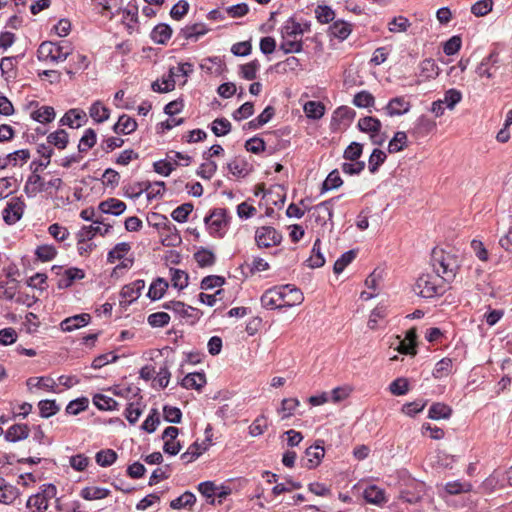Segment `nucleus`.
I'll list each match as a JSON object with an SVG mask.
<instances>
[{
    "instance_id": "nucleus-1",
    "label": "nucleus",
    "mask_w": 512,
    "mask_h": 512,
    "mask_svg": "<svg viewBox=\"0 0 512 512\" xmlns=\"http://www.w3.org/2000/svg\"><path fill=\"white\" fill-rule=\"evenodd\" d=\"M303 301L302 291L293 285L271 288L261 297V303L267 309L292 308L301 305Z\"/></svg>"
},
{
    "instance_id": "nucleus-2",
    "label": "nucleus",
    "mask_w": 512,
    "mask_h": 512,
    "mask_svg": "<svg viewBox=\"0 0 512 512\" xmlns=\"http://www.w3.org/2000/svg\"><path fill=\"white\" fill-rule=\"evenodd\" d=\"M433 265L438 276L444 280H450L457 272L458 260L451 252L435 249L433 250Z\"/></svg>"
},
{
    "instance_id": "nucleus-3",
    "label": "nucleus",
    "mask_w": 512,
    "mask_h": 512,
    "mask_svg": "<svg viewBox=\"0 0 512 512\" xmlns=\"http://www.w3.org/2000/svg\"><path fill=\"white\" fill-rule=\"evenodd\" d=\"M283 44L282 48L285 52H300L301 44L298 36L303 34V29L299 23L289 20L285 23L281 30Z\"/></svg>"
},
{
    "instance_id": "nucleus-4",
    "label": "nucleus",
    "mask_w": 512,
    "mask_h": 512,
    "mask_svg": "<svg viewBox=\"0 0 512 512\" xmlns=\"http://www.w3.org/2000/svg\"><path fill=\"white\" fill-rule=\"evenodd\" d=\"M61 185V179L55 176H50L48 179L37 174L29 177L26 183V191L30 194H37L39 192H46L51 194L57 190Z\"/></svg>"
},
{
    "instance_id": "nucleus-5",
    "label": "nucleus",
    "mask_w": 512,
    "mask_h": 512,
    "mask_svg": "<svg viewBox=\"0 0 512 512\" xmlns=\"http://www.w3.org/2000/svg\"><path fill=\"white\" fill-rule=\"evenodd\" d=\"M413 290L421 297L432 298L442 292L441 280L434 275H422L417 279Z\"/></svg>"
},
{
    "instance_id": "nucleus-6",
    "label": "nucleus",
    "mask_w": 512,
    "mask_h": 512,
    "mask_svg": "<svg viewBox=\"0 0 512 512\" xmlns=\"http://www.w3.org/2000/svg\"><path fill=\"white\" fill-rule=\"evenodd\" d=\"M69 51L53 42H43L38 49V58L47 64L63 62Z\"/></svg>"
},
{
    "instance_id": "nucleus-7",
    "label": "nucleus",
    "mask_w": 512,
    "mask_h": 512,
    "mask_svg": "<svg viewBox=\"0 0 512 512\" xmlns=\"http://www.w3.org/2000/svg\"><path fill=\"white\" fill-rule=\"evenodd\" d=\"M281 241V233L271 226H261L255 231V242L261 249L276 247L281 243Z\"/></svg>"
},
{
    "instance_id": "nucleus-8",
    "label": "nucleus",
    "mask_w": 512,
    "mask_h": 512,
    "mask_svg": "<svg viewBox=\"0 0 512 512\" xmlns=\"http://www.w3.org/2000/svg\"><path fill=\"white\" fill-rule=\"evenodd\" d=\"M131 246L128 243H119L117 244L108 254V262L114 263L116 261L122 260L120 266L116 267L112 273L111 277H114L118 273L119 268H128L133 263V258L130 256Z\"/></svg>"
},
{
    "instance_id": "nucleus-9",
    "label": "nucleus",
    "mask_w": 512,
    "mask_h": 512,
    "mask_svg": "<svg viewBox=\"0 0 512 512\" xmlns=\"http://www.w3.org/2000/svg\"><path fill=\"white\" fill-rule=\"evenodd\" d=\"M205 223L210 234L218 237L224 236V230L228 225V220L224 210L216 209L205 218Z\"/></svg>"
},
{
    "instance_id": "nucleus-10",
    "label": "nucleus",
    "mask_w": 512,
    "mask_h": 512,
    "mask_svg": "<svg viewBox=\"0 0 512 512\" xmlns=\"http://www.w3.org/2000/svg\"><path fill=\"white\" fill-rule=\"evenodd\" d=\"M25 203L18 197L11 198L4 208L2 215L3 220L8 225H13L19 221L24 213Z\"/></svg>"
},
{
    "instance_id": "nucleus-11",
    "label": "nucleus",
    "mask_w": 512,
    "mask_h": 512,
    "mask_svg": "<svg viewBox=\"0 0 512 512\" xmlns=\"http://www.w3.org/2000/svg\"><path fill=\"white\" fill-rule=\"evenodd\" d=\"M30 117L42 124L49 123L54 120L56 113L53 107L40 105L39 103H30L28 105Z\"/></svg>"
},
{
    "instance_id": "nucleus-12",
    "label": "nucleus",
    "mask_w": 512,
    "mask_h": 512,
    "mask_svg": "<svg viewBox=\"0 0 512 512\" xmlns=\"http://www.w3.org/2000/svg\"><path fill=\"white\" fill-rule=\"evenodd\" d=\"M179 434V430L176 427H168L163 432V449L166 453L171 455H176L181 450V445L179 441H177V436Z\"/></svg>"
},
{
    "instance_id": "nucleus-13",
    "label": "nucleus",
    "mask_w": 512,
    "mask_h": 512,
    "mask_svg": "<svg viewBox=\"0 0 512 512\" xmlns=\"http://www.w3.org/2000/svg\"><path fill=\"white\" fill-rule=\"evenodd\" d=\"M417 331L416 328H410L400 341L397 351L401 354L414 357L417 354Z\"/></svg>"
},
{
    "instance_id": "nucleus-14",
    "label": "nucleus",
    "mask_w": 512,
    "mask_h": 512,
    "mask_svg": "<svg viewBox=\"0 0 512 512\" xmlns=\"http://www.w3.org/2000/svg\"><path fill=\"white\" fill-rule=\"evenodd\" d=\"M126 204L116 198H109L98 205V213L118 216L124 213Z\"/></svg>"
},
{
    "instance_id": "nucleus-15",
    "label": "nucleus",
    "mask_w": 512,
    "mask_h": 512,
    "mask_svg": "<svg viewBox=\"0 0 512 512\" xmlns=\"http://www.w3.org/2000/svg\"><path fill=\"white\" fill-rule=\"evenodd\" d=\"M90 320L91 316L87 313L75 315L64 319L60 324V328L64 332H71L75 329L86 326Z\"/></svg>"
},
{
    "instance_id": "nucleus-16",
    "label": "nucleus",
    "mask_w": 512,
    "mask_h": 512,
    "mask_svg": "<svg viewBox=\"0 0 512 512\" xmlns=\"http://www.w3.org/2000/svg\"><path fill=\"white\" fill-rule=\"evenodd\" d=\"M412 27V22L404 15L394 16L387 24V29L392 34L407 33Z\"/></svg>"
},
{
    "instance_id": "nucleus-17",
    "label": "nucleus",
    "mask_w": 512,
    "mask_h": 512,
    "mask_svg": "<svg viewBox=\"0 0 512 512\" xmlns=\"http://www.w3.org/2000/svg\"><path fill=\"white\" fill-rule=\"evenodd\" d=\"M411 108V103L404 97H396L388 103L386 110L390 116H398L407 113Z\"/></svg>"
},
{
    "instance_id": "nucleus-18",
    "label": "nucleus",
    "mask_w": 512,
    "mask_h": 512,
    "mask_svg": "<svg viewBox=\"0 0 512 512\" xmlns=\"http://www.w3.org/2000/svg\"><path fill=\"white\" fill-rule=\"evenodd\" d=\"M137 129V122L128 115L119 117L117 123L114 125L113 130L117 134L128 135Z\"/></svg>"
},
{
    "instance_id": "nucleus-19",
    "label": "nucleus",
    "mask_w": 512,
    "mask_h": 512,
    "mask_svg": "<svg viewBox=\"0 0 512 512\" xmlns=\"http://www.w3.org/2000/svg\"><path fill=\"white\" fill-rule=\"evenodd\" d=\"M144 287L145 284L142 280H137L131 284L125 285L121 290V297L130 303L140 296Z\"/></svg>"
},
{
    "instance_id": "nucleus-20",
    "label": "nucleus",
    "mask_w": 512,
    "mask_h": 512,
    "mask_svg": "<svg viewBox=\"0 0 512 512\" xmlns=\"http://www.w3.org/2000/svg\"><path fill=\"white\" fill-rule=\"evenodd\" d=\"M305 454L308 462L307 467L313 469L321 463V460L325 455V450L323 446L315 444L307 448Z\"/></svg>"
},
{
    "instance_id": "nucleus-21",
    "label": "nucleus",
    "mask_w": 512,
    "mask_h": 512,
    "mask_svg": "<svg viewBox=\"0 0 512 512\" xmlns=\"http://www.w3.org/2000/svg\"><path fill=\"white\" fill-rule=\"evenodd\" d=\"M225 284V279L218 275H209L202 279L200 283L201 292L211 293L213 291L224 290L223 285Z\"/></svg>"
},
{
    "instance_id": "nucleus-22",
    "label": "nucleus",
    "mask_w": 512,
    "mask_h": 512,
    "mask_svg": "<svg viewBox=\"0 0 512 512\" xmlns=\"http://www.w3.org/2000/svg\"><path fill=\"white\" fill-rule=\"evenodd\" d=\"M211 446V438L209 436L206 437L205 440L201 442H195L192 444L186 453H184L181 457L187 458L189 457L188 461L194 460L198 458L200 455H202L204 452H206L209 447Z\"/></svg>"
},
{
    "instance_id": "nucleus-23",
    "label": "nucleus",
    "mask_w": 512,
    "mask_h": 512,
    "mask_svg": "<svg viewBox=\"0 0 512 512\" xmlns=\"http://www.w3.org/2000/svg\"><path fill=\"white\" fill-rule=\"evenodd\" d=\"M358 128L360 131L368 133L373 137L380 131L381 122L377 118L366 116L358 121Z\"/></svg>"
},
{
    "instance_id": "nucleus-24",
    "label": "nucleus",
    "mask_w": 512,
    "mask_h": 512,
    "mask_svg": "<svg viewBox=\"0 0 512 512\" xmlns=\"http://www.w3.org/2000/svg\"><path fill=\"white\" fill-rule=\"evenodd\" d=\"M411 389V382L408 378L398 377L388 386V391L394 396H404Z\"/></svg>"
},
{
    "instance_id": "nucleus-25",
    "label": "nucleus",
    "mask_w": 512,
    "mask_h": 512,
    "mask_svg": "<svg viewBox=\"0 0 512 512\" xmlns=\"http://www.w3.org/2000/svg\"><path fill=\"white\" fill-rule=\"evenodd\" d=\"M90 117L97 123H102L109 119L110 110L102 102L96 101L89 108Z\"/></svg>"
},
{
    "instance_id": "nucleus-26",
    "label": "nucleus",
    "mask_w": 512,
    "mask_h": 512,
    "mask_svg": "<svg viewBox=\"0 0 512 512\" xmlns=\"http://www.w3.org/2000/svg\"><path fill=\"white\" fill-rule=\"evenodd\" d=\"M85 116L86 114L84 111L79 109H71L65 113L61 119V122L63 125H67L71 128H78L81 126V122Z\"/></svg>"
},
{
    "instance_id": "nucleus-27",
    "label": "nucleus",
    "mask_w": 512,
    "mask_h": 512,
    "mask_svg": "<svg viewBox=\"0 0 512 512\" xmlns=\"http://www.w3.org/2000/svg\"><path fill=\"white\" fill-rule=\"evenodd\" d=\"M303 110L309 119L318 120L325 114V106L319 101H308L304 104Z\"/></svg>"
},
{
    "instance_id": "nucleus-28",
    "label": "nucleus",
    "mask_w": 512,
    "mask_h": 512,
    "mask_svg": "<svg viewBox=\"0 0 512 512\" xmlns=\"http://www.w3.org/2000/svg\"><path fill=\"white\" fill-rule=\"evenodd\" d=\"M181 384L186 389L200 390L206 384V377L203 373H190L183 378Z\"/></svg>"
},
{
    "instance_id": "nucleus-29",
    "label": "nucleus",
    "mask_w": 512,
    "mask_h": 512,
    "mask_svg": "<svg viewBox=\"0 0 512 512\" xmlns=\"http://www.w3.org/2000/svg\"><path fill=\"white\" fill-rule=\"evenodd\" d=\"M169 72L171 77L177 79V83L185 85L188 75L192 72V65L189 63H181L175 67H171Z\"/></svg>"
},
{
    "instance_id": "nucleus-30",
    "label": "nucleus",
    "mask_w": 512,
    "mask_h": 512,
    "mask_svg": "<svg viewBox=\"0 0 512 512\" xmlns=\"http://www.w3.org/2000/svg\"><path fill=\"white\" fill-rule=\"evenodd\" d=\"M330 31L334 37L345 40L352 32V25L344 20H337L331 25Z\"/></svg>"
},
{
    "instance_id": "nucleus-31",
    "label": "nucleus",
    "mask_w": 512,
    "mask_h": 512,
    "mask_svg": "<svg viewBox=\"0 0 512 512\" xmlns=\"http://www.w3.org/2000/svg\"><path fill=\"white\" fill-rule=\"evenodd\" d=\"M440 74V68L433 59H424L420 63V75L426 79H435Z\"/></svg>"
},
{
    "instance_id": "nucleus-32",
    "label": "nucleus",
    "mask_w": 512,
    "mask_h": 512,
    "mask_svg": "<svg viewBox=\"0 0 512 512\" xmlns=\"http://www.w3.org/2000/svg\"><path fill=\"white\" fill-rule=\"evenodd\" d=\"M365 500L371 504L381 505L386 502L384 491L377 486H370L363 494Z\"/></svg>"
},
{
    "instance_id": "nucleus-33",
    "label": "nucleus",
    "mask_w": 512,
    "mask_h": 512,
    "mask_svg": "<svg viewBox=\"0 0 512 512\" xmlns=\"http://www.w3.org/2000/svg\"><path fill=\"white\" fill-rule=\"evenodd\" d=\"M225 298V290L213 291L211 293L201 292L199 294V301L207 306L213 307L218 303L222 302Z\"/></svg>"
},
{
    "instance_id": "nucleus-34",
    "label": "nucleus",
    "mask_w": 512,
    "mask_h": 512,
    "mask_svg": "<svg viewBox=\"0 0 512 512\" xmlns=\"http://www.w3.org/2000/svg\"><path fill=\"white\" fill-rule=\"evenodd\" d=\"M426 401L422 399H416L411 402H407L401 407V413L407 417H415L421 413L426 407Z\"/></svg>"
},
{
    "instance_id": "nucleus-35",
    "label": "nucleus",
    "mask_w": 512,
    "mask_h": 512,
    "mask_svg": "<svg viewBox=\"0 0 512 512\" xmlns=\"http://www.w3.org/2000/svg\"><path fill=\"white\" fill-rule=\"evenodd\" d=\"M194 260L201 268L210 267L215 263V254L205 248H201L194 254Z\"/></svg>"
},
{
    "instance_id": "nucleus-36",
    "label": "nucleus",
    "mask_w": 512,
    "mask_h": 512,
    "mask_svg": "<svg viewBox=\"0 0 512 512\" xmlns=\"http://www.w3.org/2000/svg\"><path fill=\"white\" fill-rule=\"evenodd\" d=\"M29 429L26 425L16 424L11 426L6 434L5 438L7 441L16 442L21 439H25L28 437Z\"/></svg>"
},
{
    "instance_id": "nucleus-37",
    "label": "nucleus",
    "mask_w": 512,
    "mask_h": 512,
    "mask_svg": "<svg viewBox=\"0 0 512 512\" xmlns=\"http://www.w3.org/2000/svg\"><path fill=\"white\" fill-rule=\"evenodd\" d=\"M408 144L407 134L403 131H398L395 133L394 137L390 140L388 144V151L390 153H397L402 151Z\"/></svg>"
},
{
    "instance_id": "nucleus-38",
    "label": "nucleus",
    "mask_w": 512,
    "mask_h": 512,
    "mask_svg": "<svg viewBox=\"0 0 512 512\" xmlns=\"http://www.w3.org/2000/svg\"><path fill=\"white\" fill-rule=\"evenodd\" d=\"M57 249L49 244L39 245L35 250V255L41 262L52 261L57 256Z\"/></svg>"
},
{
    "instance_id": "nucleus-39",
    "label": "nucleus",
    "mask_w": 512,
    "mask_h": 512,
    "mask_svg": "<svg viewBox=\"0 0 512 512\" xmlns=\"http://www.w3.org/2000/svg\"><path fill=\"white\" fill-rule=\"evenodd\" d=\"M168 283L162 278L152 282L148 291V297L152 300L160 299L166 292Z\"/></svg>"
},
{
    "instance_id": "nucleus-40",
    "label": "nucleus",
    "mask_w": 512,
    "mask_h": 512,
    "mask_svg": "<svg viewBox=\"0 0 512 512\" xmlns=\"http://www.w3.org/2000/svg\"><path fill=\"white\" fill-rule=\"evenodd\" d=\"M201 69L211 75H220L223 72L222 61L218 58L205 59L200 65Z\"/></svg>"
},
{
    "instance_id": "nucleus-41",
    "label": "nucleus",
    "mask_w": 512,
    "mask_h": 512,
    "mask_svg": "<svg viewBox=\"0 0 512 512\" xmlns=\"http://www.w3.org/2000/svg\"><path fill=\"white\" fill-rule=\"evenodd\" d=\"M108 493L109 491L107 489L92 485L84 488L81 495L86 500H97L105 498Z\"/></svg>"
},
{
    "instance_id": "nucleus-42",
    "label": "nucleus",
    "mask_w": 512,
    "mask_h": 512,
    "mask_svg": "<svg viewBox=\"0 0 512 512\" xmlns=\"http://www.w3.org/2000/svg\"><path fill=\"white\" fill-rule=\"evenodd\" d=\"M176 84L177 79L171 77L169 72L167 77L164 76L161 80L154 82L152 88L157 92H169L175 89Z\"/></svg>"
},
{
    "instance_id": "nucleus-43",
    "label": "nucleus",
    "mask_w": 512,
    "mask_h": 512,
    "mask_svg": "<svg viewBox=\"0 0 512 512\" xmlns=\"http://www.w3.org/2000/svg\"><path fill=\"white\" fill-rule=\"evenodd\" d=\"M352 103L358 108H370L374 105L375 99L367 91H361L354 95Z\"/></svg>"
},
{
    "instance_id": "nucleus-44",
    "label": "nucleus",
    "mask_w": 512,
    "mask_h": 512,
    "mask_svg": "<svg viewBox=\"0 0 512 512\" xmlns=\"http://www.w3.org/2000/svg\"><path fill=\"white\" fill-rule=\"evenodd\" d=\"M267 419L264 416L257 417L248 428L251 437L261 436L267 429Z\"/></svg>"
},
{
    "instance_id": "nucleus-45",
    "label": "nucleus",
    "mask_w": 512,
    "mask_h": 512,
    "mask_svg": "<svg viewBox=\"0 0 512 512\" xmlns=\"http://www.w3.org/2000/svg\"><path fill=\"white\" fill-rule=\"evenodd\" d=\"M47 141L49 144L59 148L64 149L68 143V135L64 130H58L51 133L47 137Z\"/></svg>"
},
{
    "instance_id": "nucleus-46",
    "label": "nucleus",
    "mask_w": 512,
    "mask_h": 512,
    "mask_svg": "<svg viewBox=\"0 0 512 512\" xmlns=\"http://www.w3.org/2000/svg\"><path fill=\"white\" fill-rule=\"evenodd\" d=\"M27 506L31 512H44L48 508V501L43 495H35L29 498Z\"/></svg>"
},
{
    "instance_id": "nucleus-47",
    "label": "nucleus",
    "mask_w": 512,
    "mask_h": 512,
    "mask_svg": "<svg viewBox=\"0 0 512 512\" xmlns=\"http://www.w3.org/2000/svg\"><path fill=\"white\" fill-rule=\"evenodd\" d=\"M492 8V0H480L472 5L471 13L476 17H483L490 13L492 11Z\"/></svg>"
},
{
    "instance_id": "nucleus-48",
    "label": "nucleus",
    "mask_w": 512,
    "mask_h": 512,
    "mask_svg": "<svg viewBox=\"0 0 512 512\" xmlns=\"http://www.w3.org/2000/svg\"><path fill=\"white\" fill-rule=\"evenodd\" d=\"M451 409L440 403L433 404L429 409V418L439 420L446 419L450 416Z\"/></svg>"
},
{
    "instance_id": "nucleus-49",
    "label": "nucleus",
    "mask_w": 512,
    "mask_h": 512,
    "mask_svg": "<svg viewBox=\"0 0 512 512\" xmlns=\"http://www.w3.org/2000/svg\"><path fill=\"white\" fill-rule=\"evenodd\" d=\"M452 367L451 359L444 358L435 365L433 376L438 379L443 378L451 373Z\"/></svg>"
},
{
    "instance_id": "nucleus-50",
    "label": "nucleus",
    "mask_w": 512,
    "mask_h": 512,
    "mask_svg": "<svg viewBox=\"0 0 512 512\" xmlns=\"http://www.w3.org/2000/svg\"><path fill=\"white\" fill-rule=\"evenodd\" d=\"M54 384L55 382L52 379L45 377H32L27 381L29 390H33L34 388L52 389L54 388Z\"/></svg>"
},
{
    "instance_id": "nucleus-51",
    "label": "nucleus",
    "mask_w": 512,
    "mask_h": 512,
    "mask_svg": "<svg viewBox=\"0 0 512 512\" xmlns=\"http://www.w3.org/2000/svg\"><path fill=\"white\" fill-rule=\"evenodd\" d=\"M171 282L175 288L182 290L188 286L189 276L186 272L176 269L172 271Z\"/></svg>"
},
{
    "instance_id": "nucleus-52",
    "label": "nucleus",
    "mask_w": 512,
    "mask_h": 512,
    "mask_svg": "<svg viewBox=\"0 0 512 512\" xmlns=\"http://www.w3.org/2000/svg\"><path fill=\"white\" fill-rule=\"evenodd\" d=\"M319 244L320 240L317 239L314 244L313 253L307 260L308 266L310 268H320L325 264V258L320 252Z\"/></svg>"
},
{
    "instance_id": "nucleus-53",
    "label": "nucleus",
    "mask_w": 512,
    "mask_h": 512,
    "mask_svg": "<svg viewBox=\"0 0 512 512\" xmlns=\"http://www.w3.org/2000/svg\"><path fill=\"white\" fill-rule=\"evenodd\" d=\"M172 35V30L168 25L161 24L155 27L152 37L157 43H165Z\"/></svg>"
},
{
    "instance_id": "nucleus-54",
    "label": "nucleus",
    "mask_w": 512,
    "mask_h": 512,
    "mask_svg": "<svg viewBox=\"0 0 512 512\" xmlns=\"http://www.w3.org/2000/svg\"><path fill=\"white\" fill-rule=\"evenodd\" d=\"M215 482L207 481L199 484L198 491L209 501L210 504H215Z\"/></svg>"
},
{
    "instance_id": "nucleus-55",
    "label": "nucleus",
    "mask_w": 512,
    "mask_h": 512,
    "mask_svg": "<svg viewBox=\"0 0 512 512\" xmlns=\"http://www.w3.org/2000/svg\"><path fill=\"white\" fill-rule=\"evenodd\" d=\"M17 498V491L14 487L0 481V502L11 503Z\"/></svg>"
},
{
    "instance_id": "nucleus-56",
    "label": "nucleus",
    "mask_w": 512,
    "mask_h": 512,
    "mask_svg": "<svg viewBox=\"0 0 512 512\" xmlns=\"http://www.w3.org/2000/svg\"><path fill=\"white\" fill-rule=\"evenodd\" d=\"M315 16H316V19L322 23V24H327L331 21L334 20L335 18V13L334 11L328 7V6H318L316 9H315Z\"/></svg>"
},
{
    "instance_id": "nucleus-57",
    "label": "nucleus",
    "mask_w": 512,
    "mask_h": 512,
    "mask_svg": "<svg viewBox=\"0 0 512 512\" xmlns=\"http://www.w3.org/2000/svg\"><path fill=\"white\" fill-rule=\"evenodd\" d=\"M193 211V205L191 203H185L171 213V217L177 222H185L189 214Z\"/></svg>"
},
{
    "instance_id": "nucleus-58",
    "label": "nucleus",
    "mask_w": 512,
    "mask_h": 512,
    "mask_svg": "<svg viewBox=\"0 0 512 512\" xmlns=\"http://www.w3.org/2000/svg\"><path fill=\"white\" fill-rule=\"evenodd\" d=\"M356 253L354 251H348L343 254L334 264V273L340 274L343 270L354 260Z\"/></svg>"
},
{
    "instance_id": "nucleus-59",
    "label": "nucleus",
    "mask_w": 512,
    "mask_h": 512,
    "mask_svg": "<svg viewBox=\"0 0 512 512\" xmlns=\"http://www.w3.org/2000/svg\"><path fill=\"white\" fill-rule=\"evenodd\" d=\"M123 24L126 25L129 32L137 30V11L136 9H125L122 17Z\"/></svg>"
},
{
    "instance_id": "nucleus-60",
    "label": "nucleus",
    "mask_w": 512,
    "mask_h": 512,
    "mask_svg": "<svg viewBox=\"0 0 512 512\" xmlns=\"http://www.w3.org/2000/svg\"><path fill=\"white\" fill-rule=\"evenodd\" d=\"M196 501L195 496L192 493L185 492L177 499L171 502V507L174 509H181L192 506Z\"/></svg>"
},
{
    "instance_id": "nucleus-61",
    "label": "nucleus",
    "mask_w": 512,
    "mask_h": 512,
    "mask_svg": "<svg viewBox=\"0 0 512 512\" xmlns=\"http://www.w3.org/2000/svg\"><path fill=\"white\" fill-rule=\"evenodd\" d=\"M307 490L318 497H328L331 495L330 486L320 482H311L307 486Z\"/></svg>"
},
{
    "instance_id": "nucleus-62",
    "label": "nucleus",
    "mask_w": 512,
    "mask_h": 512,
    "mask_svg": "<svg viewBox=\"0 0 512 512\" xmlns=\"http://www.w3.org/2000/svg\"><path fill=\"white\" fill-rule=\"evenodd\" d=\"M89 463V458L83 454H77L69 458L70 466L79 472L84 471L88 467Z\"/></svg>"
},
{
    "instance_id": "nucleus-63",
    "label": "nucleus",
    "mask_w": 512,
    "mask_h": 512,
    "mask_svg": "<svg viewBox=\"0 0 512 512\" xmlns=\"http://www.w3.org/2000/svg\"><path fill=\"white\" fill-rule=\"evenodd\" d=\"M116 453L113 450H102L96 454V462L100 466H109L116 460Z\"/></svg>"
},
{
    "instance_id": "nucleus-64",
    "label": "nucleus",
    "mask_w": 512,
    "mask_h": 512,
    "mask_svg": "<svg viewBox=\"0 0 512 512\" xmlns=\"http://www.w3.org/2000/svg\"><path fill=\"white\" fill-rule=\"evenodd\" d=\"M461 45V38L453 36L443 44V51L446 55H455L460 50Z\"/></svg>"
}]
</instances>
